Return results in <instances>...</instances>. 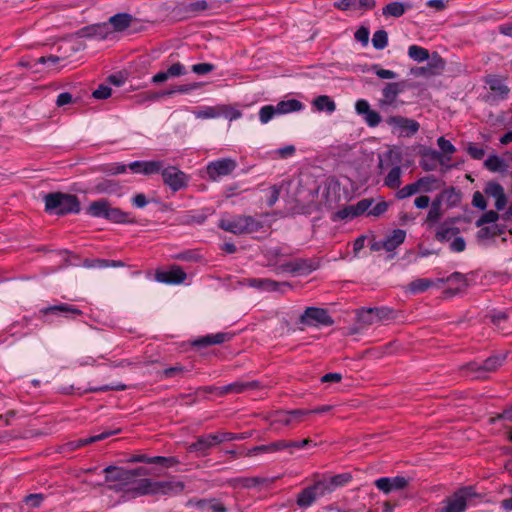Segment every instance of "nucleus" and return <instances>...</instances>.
<instances>
[{
  "instance_id": "29",
  "label": "nucleus",
  "mask_w": 512,
  "mask_h": 512,
  "mask_svg": "<svg viewBox=\"0 0 512 512\" xmlns=\"http://www.w3.org/2000/svg\"><path fill=\"white\" fill-rule=\"evenodd\" d=\"M213 434H207L197 438L195 442L189 445L190 452H198L202 456L207 454V451L215 446V442L211 439Z\"/></svg>"
},
{
  "instance_id": "3",
  "label": "nucleus",
  "mask_w": 512,
  "mask_h": 512,
  "mask_svg": "<svg viewBox=\"0 0 512 512\" xmlns=\"http://www.w3.org/2000/svg\"><path fill=\"white\" fill-rule=\"evenodd\" d=\"M87 213L96 218H104L118 224L134 223L130 213L122 211L118 207H112L108 200L99 199L93 201L87 208Z\"/></svg>"
},
{
  "instance_id": "19",
  "label": "nucleus",
  "mask_w": 512,
  "mask_h": 512,
  "mask_svg": "<svg viewBox=\"0 0 512 512\" xmlns=\"http://www.w3.org/2000/svg\"><path fill=\"white\" fill-rule=\"evenodd\" d=\"M288 113V101L282 100L277 105H265L259 111V119L262 124H267L276 116Z\"/></svg>"
},
{
  "instance_id": "31",
  "label": "nucleus",
  "mask_w": 512,
  "mask_h": 512,
  "mask_svg": "<svg viewBox=\"0 0 512 512\" xmlns=\"http://www.w3.org/2000/svg\"><path fill=\"white\" fill-rule=\"evenodd\" d=\"M418 192L429 193L441 188V181L434 175H428L416 180Z\"/></svg>"
},
{
  "instance_id": "37",
  "label": "nucleus",
  "mask_w": 512,
  "mask_h": 512,
  "mask_svg": "<svg viewBox=\"0 0 512 512\" xmlns=\"http://www.w3.org/2000/svg\"><path fill=\"white\" fill-rule=\"evenodd\" d=\"M402 169L400 166L393 167L384 179V185L390 189H397L400 187L402 181Z\"/></svg>"
},
{
  "instance_id": "32",
  "label": "nucleus",
  "mask_w": 512,
  "mask_h": 512,
  "mask_svg": "<svg viewBox=\"0 0 512 512\" xmlns=\"http://www.w3.org/2000/svg\"><path fill=\"white\" fill-rule=\"evenodd\" d=\"M411 7L410 4H406L403 2L395 1L388 3L386 6L382 8V14L385 17H395L399 18L401 17L407 9Z\"/></svg>"
},
{
  "instance_id": "54",
  "label": "nucleus",
  "mask_w": 512,
  "mask_h": 512,
  "mask_svg": "<svg viewBox=\"0 0 512 512\" xmlns=\"http://www.w3.org/2000/svg\"><path fill=\"white\" fill-rule=\"evenodd\" d=\"M149 464H159V465L169 468V467H173L174 465L178 464V461L174 457L154 456V457H150Z\"/></svg>"
},
{
  "instance_id": "4",
  "label": "nucleus",
  "mask_w": 512,
  "mask_h": 512,
  "mask_svg": "<svg viewBox=\"0 0 512 512\" xmlns=\"http://www.w3.org/2000/svg\"><path fill=\"white\" fill-rule=\"evenodd\" d=\"M505 359V355H495L482 362L472 361L465 366V369L472 377L483 379L486 378L489 373L496 371L502 366Z\"/></svg>"
},
{
  "instance_id": "59",
  "label": "nucleus",
  "mask_w": 512,
  "mask_h": 512,
  "mask_svg": "<svg viewBox=\"0 0 512 512\" xmlns=\"http://www.w3.org/2000/svg\"><path fill=\"white\" fill-rule=\"evenodd\" d=\"M215 69V66L211 63H198L194 64L191 67L192 72L197 75H206L212 72Z\"/></svg>"
},
{
  "instance_id": "9",
  "label": "nucleus",
  "mask_w": 512,
  "mask_h": 512,
  "mask_svg": "<svg viewBox=\"0 0 512 512\" xmlns=\"http://www.w3.org/2000/svg\"><path fill=\"white\" fill-rule=\"evenodd\" d=\"M450 160V157H445L437 150L427 149L421 155L420 166L424 171L430 172L436 170L437 164H440L445 166L446 171L450 169V166L446 165V162Z\"/></svg>"
},
{
  "instance_id": "8",
  "label": "nucleus",
  "mask_w": 512,
  "mask_h": 512,
  "mask_svg": "<svg viewBox=\"0 0 512 512\" xmlns=\"http://www.w3.org/2000/svg\"><path fill=\"white\" fill-rule=\"evenodd\" d=\"M161 175L163 182L174 192L185 188L188 184L187 175L174 166H163Z\"/></svg>"
},
{
  "instance_id": "18",
  "label": "nucleus",
  "mask_w": 512,
  "mask_h": 512,
  "mask_svg": "<svg viewBox=\"0 0 512 512\" xmlns=\"http://www.w3.org/2000/svg\"><path fill=\"white\" fill-rule=\"evenodd\" d=\"M352 480V475L348 472L337 474L328 478L319 480L324 494H330L339 487H343Z\"/></svg>"
},
{
  "instance_id": "6",
  "label": "nucleus",
  "mask_w": 512,
  "mask_h": 512,
  "mask_svg": "<svg viewBox=\"0 0 512 512\" xmlns=\"http://www.w3.org/2000/svg\"><path fill=\"white\" fill-rule=\"evenodd\" d=\"M386 123L392 128V132L397 133L399 137H412L420 129V124L416 120L400 115L388 117Z\"/></svg>"
},
{
  "instance_id": "27",
  "label": "nucleus",
  "mask_w": 512,
  "mask_h": 512,
  "mask_svg": "<svg viewBox=\"0 0 512 512\" xmlns=\"http://www.w3.org/2000/svg\"><path fill=\"white\" fill-rule=\"evenodd\" d=\"M185 488V484L182 481L171 479L165 481H159V495H177L180 494Z\"/></svg>"
},
{
  "instance_id": "56",
  "label": "nucleus",
  "mask_w": 512,
  "mask_h": 512,
  "mask_svg": "<svg viewBox=\"0 0 512 512\" xmlns=\"http://www.w3.org/2000/svg\"><path fill=\"white\" fill-rule=\"evenodd\" d=\"M281 188H282V186L273 185L267 189L266 196H267V204L269 206H273L277 202Z\"/></svg>"
},
{
  "instance_id": "7",
  "label": "nucleus",
  "mask_w": 512,
  "mask_h": 512,
  "mask_svg": "<svg viewBox=\"0 0 512 512\" xmlns=\"http://www.w3.org/2000/svg\"><path fill=\"white\" fill-rule=\"evenodd\" d=\"M334 323L327 310L317 307H308L299 316V324L308 326H330Z\"/></svg>"
},
{
  "instance_id": "15",
  "label": "nucleus",
  "mask_w": 512,
  "mask_h": 512,
  "mask_svg": "<svg viewBox=\"0 0 512 512\" xmlns=\"http://www.w3.org/2000/svg\"><path fill=\"white\" fill-rule=\"evenodd\" d=\"M375 486L385 494L395 490H402L408 485V480L402 476L381 477L374 482Z\"/></svg>"
},
{
  "instance_id": "16",
  "label": "nucleus",
  "mask_w": 512,
  "mask_h": 512,
  "mask_svg": "<svg viewBox=\"0 0 512 512\" xmlns=\"http://www.w3.org/2000/svg\"><path fill=\"white\" fill-rule=\"evenodd\" d=\"M164 162L157 161H134L128 164V168L137 174L153 175L161 173Z\"/></svg>"
},
{
  "instance_id": "41",
  "label": "nucleus",
  "mask_w": 512,
  "mask_h": 512,
  "mask_svg": "<svg viewBox=\"0 0 512 512\" xmlns=\"http://www.w3.org/2000/svg\"><path fill=\"white\" fill-rule=\"evenodd\" d=\"M459 234V228L442 224L436 231V239L440 242L450 241Z\"/></svg>"
},
{
  "instance_id": "26",
  "label": "nucleus",
  "mask_w": 512,
  "mask_h": 512,
  "mask_svg": "<svg viewBox=\"0 0 512 512\" xmlns=\"http://www.w3.org/2000/svg\"><path fill=\"white\" fill-rule=\"evenodd\" d=\"M133 19V16L128 13H118L111 16L107 23L109 24L110 28H113L112 32H121L131 25Z\"/></svg>"
},
{
  "instance_id": "22",
  "label": "nucleus",
  "mask_w": 512,
  "mask_h": 512,
  "mask_svg": "<svg viewBox=\"0 0 512 512\" xmlns=\"http://www.w3.org/2000/svg\"><path fill=\"white\" fill-rule=\"evenodd\" d=\"M258 386L259 383L257 381H237L228 385L220 386L218 389V396H224L227 394H239L248 390L256 389Z\"/></svg>"
},
{
  "instance_id": "2",
  "label": "nucleus",
  "mask_w": 512,
  "mask_h": 512,
  "mask_svg": "<svg viewBox=\"0 0 512 512\" xmlns=\"http://www.w3.org/2000/svg\"><path fill=\"white\" fill-rule=\"evenodd\" d=\"M479 498L480 494L476 492L474 486H464L447 496L442 501L441 507L437 509V512H465L467 506Z\"/></svg>"
},
{
  "instance_id": "51",
  "label": "nucleus",
  "mask_w": 512,
  "mask_h": 512,
  "mask_svg": "<svg viewBox=\"0 0 512 512\" xmlns=\"http://www.w3.org/2000/svg\"><path fill=\"white\" fill-rule=\"evenodd\" d=\"M466 152L475 160H481L485 156L484 148L472 142L467 144Z\"/></svg>"
},
{
  "instance_id": "52",
  "label": "nucleus",
  "mask_w": 512,
  "mask_h": 512,
  "mask_svg": "<svg viewBox=\"0 0 512 512\" xmlns=\"http://www.w3.org/2000/svg\"><path fill=\"white\" fill-rule=\"evenodd\" d=\"M373 203H374L373 199L364 198V199H361L360 201H358L356 204H354V208L356 211L355 213L357 214V217L364 213L368 214V211L372 207Z\"/></svg>"
},
{
  "instance_id": "64",
  "label": "nucleus",
  "mask_w": 512,
  "mask_h": 512,
  "mask_svg": "<svg viewBox=\"0 0 512 512\" xmlns=\"http://www.w3.org/2000/svg\"><path fill=\"white\" fill-rule=\"evenodd\" d=\"M44 500V495L41 493L29 494L24 498V502L32 507H39Z\"/></svg>"
},
{
  "instance_id": "49",
  "label": "nucleus",
  "mask_w": 512,
  "mask_h": 512,
  "mask_svg": "<svg viewBox=\"0 0 512 512\" xmlns=\"http://www.w3.org/2000/svg\"><path fill=\"white\" fill-rule=\"evenodd\" d=\"M427 66L429 68V74H437L444 69L445 62L437 53H434Z\"/></svg>"
},
{
  "instance_id": "13",
  "label": "nucleus",
  "mask_w": 512,
  "mask_h": 512,
  "mask_svg": "<svg viewBox=\"0 0 512 512\" xmlns=\"http://www.w3.org/2000/svg\"><path fill=\"white\" fill-rule=\"evenodd\" d=\"M323 488L319 481L314 485L303 489L296 497V503L300 508L310 507L317 498L324 496Z\"/></svg>"
},
{
  "instance_id": "48",
  "label": "nucleus",
  "mask_w": 512,
  "mask_h": 512,
  "mask_svg": "<svg viewBox=\"0 0 512 512\" xmlns=\"http://www.w3.org/2000/svg\"><path fill=\"white\" fill-rule=\"evenodd\" d=\"M437 145L441 150L440 153L445 157L451 158V155L456 152L455 146L449 140L445 139L443 136L437 139Z\"/></svg>"
},
{
  "instance_id": "35",
  "label": "nucleus",
  "mask_w": 512,
  "mask_h": 512,
  "mask_svg": "<svg viewBox=\"0 0 512 512\" xmlns=\"http://www.w3.org/2000/svg\"><path fill=\"white\" fill-rule=\"evenodd\" d=\"M439 285L436 281L428 278H418L408 284V291L412 294H418L431 288L432 286Z\"/></svg>"
},
{
  "instance_id": "62",
  "label": "nucleus",
  "mask_w": 512,
  "mask_h": 512,
  "mask_svg": "<svg viewBox=\"0 0 512 512\" xmlns=\"http://www.w3.org/2000/svg\"><path fill=\"white\" fill-rule=\"evenodd\" d=\"M466 248L465 239L461 236H455L450 243V250L452 252L460 253Z\"/></svg>"
},
{
  "instance_id": "43",
  "label": "nucleus",
  "mask_w": 512,
  "mask_h": 512,
  "mask_svg": "<svg viewBox=\"0 0 512 512\" xmlns=\"http://www.w3.org/2000/svg\"><path fill=\"white\" fill-rule=\"evenodd\" d=\"M130 484L131 486L126 489V492L131 494L133 498L148 495L149 491L147 490L146 478L132 481Z\"/></svg>"
},
{
  "instance_id": "25",
  "label": "nucleus",
  "mask_w": 512,
  "mask_h": 512,
  "mask_svg": "<svg viewBox=\"0 0 512 512\" xmlns=\"http://www.w3.org/2000/svg\"><path fill=\"white\" fill-rule=\"evenodd\" d=\"M445 282H450L457 284L458 287L456 289H448L446 290V294L455 295L459 291H461L463 288H466L468 285L467 278L464 274L460 272H453L446 278H439L437 279V283L443 284Z\"/></svg>"
},
{
  "instance_id": "30",
  "label": "nucleus",
  "mask_w": 512,
  "mask_h": 512,
  "mask_svg": "<svg viewBox=\"0 0 512 512\" xmlns=\"http://www.w3.org/2000/svg\"><path fill=\"white\" fill-rule=\"evenodd\" d=\"M406 237V232L402 229H395L391 235L381 243V247L386 251L391 252L400 246Z\"/></svg>"
},
{
  "instance_id": "20",
  "label": "nucleus",
  "mask_w": 512,
  "mask_h": 512,
  "mask_svg": "<svg viewBox=\"0 0 512 512\" xmlns=\"http://www.w3.org/2000/svg\"><path fill=\"white\" fill-rule=\"evenodd\" d=\"M484 193L495 199V207L498 211L505 208L507 198L503 187L498 182L489 181L484 187Z\"/></svg>"
},
{
  "instance_id": "61",
  "label": "nucleus",
  "mask_w": 512,
  "mask_h": 512,
  "mask_svg": "<svg viewBox=\"0 0 512 512\" xmlns=\"http://www.w3.org/2000/svg\"><path fill=\"white\" fill-rule=\"evenodd\" d=\"M388 207H389L388 202L381 201L370 208V210L368 211V216L378 217V216L384 214L388 210Z\"/></svg>"
},
{
  "instance_id": "57",
  "label": "nucleus",
  "mask_w": 512,
  "mask_h": 512,
  "mask_svg": "<svg viewBox=\"0 0 512 512\" xmlns=\"http://www.w3.org/2000/svg\"><path fill=\"white\" fill-rule=\"evenodd\" d=\"M218 108L221 111V115H223L225 118L229 119L230 121L236 120L242 116V113L239 110L234 109L232 107L223 105V106H218Z\"/></svg>"
},
{
  "instance_id": "45",
  "label": "nucleus",
  "mask_w": 512,
  "mask_h": 512,
  "mask_svg": "<svg viewBox=\"0 0 512 512\" xmlns=\"http://www.w3.org/2000/svg\"><path fill=\"white\" fill-rule=\"evenodd\" d=\"M243 234L258 232L262 227V223L252 216H243Z\"/></svg>"
},
{
  "instance_id": "11",
  "label": "nucleus",
  "mask_w": 512,
  "mask_h": 512,
  "mask_svg": "<svg viewBox=\"0 0 512 512\" xmlns=\"http://www.w3.org/2000/svg\"><path fill=\"white\" fill-rule=\"evenodd\" d=\"M119 432H120L119 429L111 430V431H104V432L94 435V436L69 441L61 446V452H71V451L77 450L83 446L92 444L97 441L104 440V439L108 438L109 436L115 435Z\"/></svg>"
},
{
  "instance_id": "28",
  "label": "nucleus",
  "mask_w": 512,
  "mask_h": 512,
  "mask_svg": "<svg viewBox=\"0 0 512 512\" xmlns=\"http://www.w3.org/2000/svg\"><path fill=\"white\" fill-rule=\"evenodd\" d=\"M316 269L314 263L306 259H295L290 261V277L295 275H306Z\"/></svg>"
},
{
  "instance_id": "63",
  "label": "nucleus",
  "mask_w": 512,
  "mask_h": 512,
  "mask_svg": "<svg viewBox=\"0 0 512 512\" xmlns=\"http://www.w3.org/2000/svg\"><path fill=\"white\" fill-rule=\"evenodd\" d=\"M372 69L380 79H395L397 77L394 71L383 69L379 65H374Z\"/></svg>"
},
{
  "instance_id": "60",
  "label": "nucleus",
  "mask_w": 512,
  "mask_h": 512,
  "mask_svg": "<svg viewBox=\"0 0 512 512\" xmlns=\"http://www.w3.org/2000/svg\"><path fill=\"white\" fill-rule=\"evenodd\" d=\"M166 71L170 78H175L186 74V68L180 62L172 64Z\"/></svg>"
},
{
  "instance_id": "1",
  "label": "nucleus",
  "mask_w": 512,
  "mask_h": 512,
  "mask_svg": "<svg viewBox=\"0 0 512 512\" xmlns=\"http://www.w3.org/2000/svg\"><path fill=\"white\" fill-rule=\"evenodd\" d=\"M45 210L55 215H66L80 212L77 196L62 192H53L44 196Z\"/></svg>"
},
{
  "instance_id": "36",
  "label": "nucleus",
  "mask_w": 512,
  "mask_h": 512,
  "mask_svg": "<svg viewBox=\"0 0 512 512\" xmlns=\"http://www.w3.org/2000/svg\"><path fill=\"white\" fill-rule=\"evenodd\" d=\"M287 447L285 441H275L269 444L255 446L248 450L247 456L256 455L260 452H274L278 450H283Z\"/></svg>"
},
{
  "instance_id": "34",
  "label": "nucleus",
  "mask_w": 512,
  "mask_h": 512,
  "mask_svg": "<svg viewBox=\"0 0 512 512\" xmlns=\"http://www.w3.org/2000/svg\"><path fill=\"white\" fill-rule=\"evenodd\" d=\"M40 312L44 315L56 314L58 312L63 313L65 316H68V314H72V315H81L82 314L81 310H79L75 306H72V305H69L66 303L43 308L40 310Z\"/></svg>"
},
{
  "instance_id": "17",
  "label": "nucleus",
  "mask_w": 512,
  "mask_h": 512,
  "mask_svg": "<svg viewBox=\"0 0 512 512\" xmlns=\"http://www.w3.org/2000/svg\"><path fill=\"white\" fill-rule=\"evenodd\" d=\"M187 275L179 266H172L168 271H156L155 279L165 284H181Z\"/></svg>"
},
{
  "instance_id": "5",
  "label": "nucleus",
  "mask_w": 512,
  "mask_h": 512,
  "mask_svg": "<svg viewBox=\"0 0 512 512\" xmlns=\"http://www.w3.org/2000/svg\"><path fill=\"white\" fill-rule=\"evenodd\" d=\"M236 168V160L232 158H221L211 161L206 165V174L209 180L216 182L222 177L231 175Z\"/></svg>"
},
{
  "instance_id": "33",
  "label": "nucleus",
  "mask_w": 512,
  "mask_h": 512,
  "mask_svg": "<svg viewBox=\"0 0 512 512\" xmlns=\"http://www.w3.org/2000/svg\"><path fill=\"white\" fill-rule=\"evenodd\" d=\"M228 339L229 336L227 333H216L198 338L193 342V345L197 347H206L210 345L222 344Z\"/></svg>"
},
{
  "instance_id": "23",
  "label": "nucleus",
  "mask_w": 512,
  "mask_h": 512,
  "mask_svg": "<svg viewBox=\"0 0 512 512\" xmlns=\"http://www.w3.org/2000/svg\"><path fill=\"white\" fill-rule=\"evenodd\" d=\"M247 283L250 287L261 291H278L287 285L285 281H274L268 278H250Z\"/></svg>"
},
{
  "instance_id": "12",
  "label": "nucleus",
  "mask_w": 512,
  "mask_h": 512,
  "mask_svg": "<svg viewBox=\"0 0 512 512\" xmlns=\"http://www.w3.org/2000/svg\"><path fill=\"white\" fill-rule=\"evenodd\" d=\"M104 473L106 474L105 481L106 482H120V486H111L110 488L115 491L123 490V486L130 484L131 475L127 469L116 466H107L104 469Z\"/></svg>"
},
{
  "instance_id": "50",
  "label": "nucleus",
  "mask_w": 512,
  "mask_h": 512,
  "mask_svg": "<svg viewBox=\"0 0 512 512\" xmlns=\"http://www.w3.org/2000/svg\"><path fill=\"white\" fill-rule=\"evenodd\" d=\"M416 193H419V192H418V187H417V184L415 181V182L405 185L403 188L399 189L396 192V198L397 199H405V198H408Z\"/></svg>"
},
{
  "instance_id": "39",
  "label": "nucleus",
  "mask_w": 512,
  "mask_h": 512,
  "mask_svg": "<svg viewBox=\"0 0 512 512\" xmlns=\"http://www.w3.org/2000/svg\"><path fill=\"white\" fill-rule=\"evenodd\" d=\"M121 187L113 180H103L95 185V192L99 194H117Z\"/></svg>"
},
{
  "instance_id": "53",
  "label": "nucleus",
  "mask_w": 512,
  "mask_h": 512,
  "mask_svg": "<svg viewBox=\"0 0 512 512\" xmlns=\"http://www.w3.org/2000/svg\"><path fill=\"white\" fill-rule=\"evenodd\" d=\"M315 446L316 444L309 438L300 441H290V455L294 450L311 449Z\"/></svg>"
},
{
  "instance_id": "10",
  "label": "nucleus",
  "mask_w": 512,
  "mask_h": 512,
  "mask_svg": "<svg viewBox=\"0 0 512 512\" xmlns=\"http://www.w3.org/2000/svg\"><path fill=\"white\" fill-rule=\"evenodd\" d=\"M485 83L488 85L493 97L497 100L508 98L510 88L506 84V78L496 74H489L485 77Z\"/></svg>"
},
{
  "instance_id": "46",
  "label": "nucleus",
  "mask_w": 512,
  "mask_h": 512,
  "mask_svg": "<svg viewBox=\"0 0 512 512\" xmlns=\"http://www.w3.org/2000/svg\"><path fill=\"white\" fill-rule=\"evenodd\" d=\"M198 119H212L221 116V111L218 106H206L194 112Z\"/></svg>"
},
{
  "instance_id": "47",
  "label": "nucleus",
  "mask_w": 512,
  "mask_h": 512,
  "mask_svg": "<svg viewBox=\"0 0 512 512\" xmlns=\"http://www.w3.org/2000/svg\"><path fill=\"white\" fill-rule=\"evenodd\" d=\"M372 44L375 49L382 50L388 45V34L385 30H378L373 34Z\"/></svg>"
},
{
  "instance_id": "44",
  "label": "nucleus",
  "mask_w": 512,
  "mask_h": 512,
  "mask_svg": "<svg viewBox=\"0 0 512 512\" xmlns=\"http://www.w3.org/2000/svg\"><path fill=\"white\" fill-rule=\"evenodd\" d=\"M313 104L318 111H326L328 113H332L336 109L335 102L326 95L318 96Z\"/></svg>"
},
{
  "instance_id": "14",
  "label": "nucleus",
  "mask_w": 512,
  "mask_h": 512,
  "mask_svg": "<svg viewBox=\"0 0 512 512\" xmlns=\"http://www.w3.org/2000/svg\"><path fill=\"white\" fill-rule=\"evenodd\" d=\"M110 34H112V29L106 22L85 26L77 32V35L81 38H93L97 40H105Z\"/></svg>"
},
{
  "instance_id": "24",
  "label": "nucleus",
  "mask_w": 512,
  "mask_h": 512,
  "mask_svg": "<svg viewBox=\"0 0 512 512\" xmlns=\"http://www.w3.org/2000/svg\"><path fill=\"white\" fill-rule=\"evenodd\" d=\"M243 215L233 216L230 218H222L218 226L224 231L233 234H243Z\"/></svg>"
},
{
  "instance_id": "55",
  "label": "nucleus",
  "mask_w": 512,
  "mask_h": 512,
  "mask_svg": "<svg viewBox=\"0 0 512 512\" xmlns=\"http://www.w3.org/2000/svg\"><path fill=\"white\" fill-rule=\"evenodd\" d=\"M363 119L369 127L378 126L382 120L380 114L372 109H370L369 112L363 116Z\"/></svg>"
},
{
  "instance_id": "38",
  "label": "nucleus",
  "mask_w": 512,
  "mask_h": 512,
  "mask_svg": "<svg viewBox=\"0 0 512 512\" xmlns=\"http://www.w3.org/2000/svg\"><path fill=\"white\" fill-rule=\"evenodd\" d=\"M484 167L491 172H504L507 169V164L501 157L497 155H490L484 161Z\"/></svg>"
},
{
  "instance_id": "40",
  "label": "nucleus",
  "mask_w": 512,
  "mask_h": 512,
  "mask_svg": "<svg viewBox=\"0 0 512 512\" xmlns=\"http://www.w3.org/2000/svg\"><path fill=\"white\" fill-rule=\"evenodd\" d=\"M408 56L415 62L422 63L429 59L430 54L428 49L422 46L411 45L408 47Z\"/></svg>"
},
{
  "instance_id": "21",
  "label": "nucleus",
  "mask_w": 512,
  "mask_h": 512,
  "mask_svg": "<svg viewBox=\"0 0 512 512\" xmlns=\"http://www.w3.org/2000/svg\"><path fill=\"white\" fill-rule=\"evenodd\" d=\"M402 91L400 84L396 82L387 83L382 90L383 97L379 100V107L387 109L394 106L398 95Z\"/></svg>"
},
{
  "instance_id": "42",
  "label": "nucleus",
  "mask_w": 512,
  "mask_h": 512,
  "mask_svg": "<svg viewBox=\"0 0 512 512\" xmlns=\"http://www.w3.org/2000/svg\"><path fill=\"white\" fill-rule=\"evenodd\" d=\"M442 217L441 199L436 198L432 201L430 209L427 213L426 222L429 224L437 223Z\"/></svg>"
},
{
  "instance_id": "58",
  "label": "nucleus",
  "mask_w": 512,
  "mask_h": 512,
  "mask_svg": "<svg viewBox=\"0 0 512 512\" xmlns=\"http://www.w3.org/2000/svg\"><path fill=\"white\" fill-rule=\"evenodd\" d=\"M372 309L373 311H371L370 313H374L376 323L391 318L392 310L389 308L381 307Z\"/></svg>"
}]
</instances>
